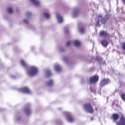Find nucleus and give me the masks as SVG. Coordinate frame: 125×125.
<instances>
[{
    "label": "nucleus",
    "instance_id": "1",
    "mask_svg": "<svg viewBox=\"0 0 125 125\" xmlns=\"http://www.w3.org/2000/svg\"><path fill=\"white\" fill-rule=\"evenodd\" d=\"M111 119L113 122L116 123L117 125H125V115H121L120 118V115L118 113H114L111 115ZM120 118V119H119ZM119 119V121L117 122Z\"/></svg>",
    "mask_w": 125,
    "mask_h": 125
},
{
    "label": "nucleus",
    "instance_id": "2",
    "mask_svg": "<svg viewBox=\"0 0 125 125\" xmlns=\"http://www.w3.org/2000/svg\"><path fill=\"white\" fill-rule=\"evenodd\" d=\"M111 16L110 15H106L104 17H102V15H99L98 16V18L96 22V26L97 27H101L102 23L103 24L105 25L107 23V21L110 19Z\"/></svg>",
    "mask_w": 125,
    "mask_h": 125
},
{
    "label": "nucleus",
    "instance_id": "3",
    "mask_svg": "<svg viewBox=\"0 0 125 125\" xmlns=\"http://www.w3.org/2000/svg\"><path fill=\"white\" fill-rule=\"evenodd\" d=\"M83 108L84 109L88 112V113H90V114H93L94 112V109H93V107H92V105L90 103H86L84 104L83 105Z\"/></svg>",
    "mask_w": 125,
    "mask_h": 125
},
{
    "label": "nucleus",
    "instance_id": "4",
    "mask_svg": "<svg viewBox=\"0 0 125 125\" xmlns=\"http://www.w3.org/2000/svg\"><path fill=\"white\" fill-rule=\"evenodd\" d=\"M99 81V76L98 75H94L89 78V82L90 83H96Z\"/></svg>",
    "mask_w": 125,
    "mask_h": 125
},
{
    "label": "nucleus",
    "instance_id": "5",
    "mask_svg": "<svg viewBox=\"0 0 125 125\" xmlns=\"http://www.w3.org/2000/svg\"><path fill=\"white\" fill-rule=\"evenodd\" d=\"M29 76H35L38 74V68L35 66H32L29 72Z\"/></svg>",
    "mask_w": 125,
    "mask_h": 125
},
{
    "label": "nucleus",
    "instance_id": "6",
    "mask_svg": "<svg viewBox=\"0 0 125 125\" xmlns=\"http://www.w3.org/2000/svg\"><path fill=\"white\" fill-rule=\"evenodd\" d=\"M108 83H110V79L104 78L102 80H101L100 83V86L101 87H102L104 86V85H106Z\"/></svg>",
    "mask_w": 125,
    "mask_h": 125
},
{
    "label": "nucleus",
    "instance_id": "7",
    "mask_svg": "<svg viewBox=\"0 0 125 125\" xmlns=\"http://www.w3.org/2000/svg\"><path fill=\"white\" fill-rule=\"evenodd\" d=\"M21 91L24 92V93H31V90H30V89L27 87H24L21 88Z\"/></svg>",
    "mask_w": 125,
    "mask_h": 125
},
{
    "label": "nucleus",
    "instance_id": "8",
    "mask_svg": "<svg viewBox=\"0 0 125 125\" xmlns=\"http://www.w3.org/2000/svg\"><path fill=\"white\" fill-rule=\"evenodd\" d=\"M101 43H102V45H103V46H104V47H106L108 46V44H109V42H108V41H107L105 40H104L102 41Z\"/></svg>",
    "mask_w": 125,
    "mask_h": 125
},
{
    "label": "nucleus",
    "instance_id": "9",
    "mask_svg": "<svg viewBox=\"0 0 125 125\" xmlns=\"http://www.w3.org/2000/svg\"><path fill=\"white\" fill-rule=\"evenodd\" d=\"M24 112L26 115L29 116V115L31 114V109H30L29 107L25 108L24 109Z\"/></svg>",
    "mask_w": 125,
    "mask_h": 125
},
{
    "label": "nucleus",
    "instance_id": "10",
    "mask_svg": "<svg viewBox=\"0 0 125 125\" xmlns=\"http://www.w3.org/2000/svg\"><path fill=\"white\" fill-rule=\"evenodd\" d=\"M67 120L69 123H72L74 121V117L71 115H68L67 117Z\"/></svg>",
    "mask_w": 125,
    "mask_h": 125
},
{
    "label": "nucleus",
    "instance_id": "11",
    "mask_svg": "<svg viewBox=\"0 0 125 125\" xmlns=\"http://www.w3.org/2000/svg\"><path fill=\"white\" fill-rule=\"evenodd\" d=\"M100 36L101 37H107L108 36V33L106 32V31H102L101 32H100Z\"/></svg>",
    "mask_w": 125,
    "mask_h": 125
},
{
    "label": "nucleus",
    "instance_id": "12",
    "mask_svg": "<svg viewBox=\"0 0 125 125\" xmlns=\"http://www.w3.org/2000/svg\"><path fill=\"white\" fill-rule=\"evenodd\" d=\"M30 1L36 6H39V5H40V1L38 0H30Z\"/></svg>",
    "mask_w": 125,
    "mask_h": 125
},
{
    "label": "nucleus",
    "instance_id": "13",
    "mask_svg": "<svg viewBox=\"0 0 125 125\" xmlns=\"http://www.w3.org/2000/svg\"><path fill=\"white\" fill-rule=\"evenodd\" d=\"M55 69L57 72H60V71H61V67L58 64L55 66Z\"/></svg>",
    "mask_w": 125,
    "mask_h": 125
},
{
    "label": "nucleus",
    "instance_id": "14",
    "mask_svg": "<svg viewBox=\"0 0 125 125\" xmlns=\"http://www.w3.org/2000/svg\"><path fill=\"white\" fill-rule=\"evenodd\" d=\"M47 86H51L53 85V81L52 80H50L46 83Z\"/></svg>",
    "mask_w": 125,
    "mask_h": 125
},
{
    "label": "nucleus",
    "instance_id": "15",
    "mask_svg": "<svg viewBox=\"0 0 125 125\" xmlns=\"http://www.w3.org/2000/svg\"><path fill=\"white\" fill-rule=\"evenodd\" d=\"M57 18L58 19V20L60 23H62V22H63V18H62V17L59 15H57Z\"/></svg>",
    "mask_w": 125,
    "mask_h": 125
},
{
    "label": "nucleus",
    "instance_id": "16",
    "mask_svg": "<svg viewBox=\"0 0 125 125\" xmlns=\"http://www.w3.org/2000/svg\"><path fill=\"white\" fill-rule=\"evenodd\" d=\"M74 45L75 46H80L81 45V42L78 40L74 41Z\"/></svg>",
    "mask_w": 125,
    "mask_h": 125
},
{
    "label": "nucleus",
    "instance_id": "17",
    "mask_svg": "<svg viewBox=\"0 0 125 125\" xmlns=\"http://www.w3.org/2000/svg\"><path fill=\"white\" fill-rule=\"evenodd\" d=\"M21 64L23 67H27V64L26 63L25 61H24V60H21Z\"/></svg>",
    "mask_w": 125,
    "mask_h": 125
},
{
    "label": "nucleus",
    "instance_id": "18",
    "mask_svg": "<svg viewBox=\"0 0 125 125\" xmlns=\"http://www.w3.org/2000/svg\"><path fill=\"white\" fill-rule=\"evenodd\" d=\"M44 17L48 19V18H49L50 17V15H49V13H43Z\"/></svg>",
    "mask_w": 125,
    "mask_h": 125
},
{
    "label": "nucleus",
    "instance_id": "19",
    "mask_svg": "<svg viewBox=\"0 0 125 125\" xmlns=\"http://www.w3.org/2000/svg\"><path fill=\"white\" fill-rule=\"evenodd\" d=\"M7 11L8 13H12V12H13V10L12 9V8L9 7L7 8Z\"/></svg>",
    "mask_w": 125,
    "mask_h": 125
},
{
    "label": "nucleus",
    "instance_id": "20",
    "mask_svg": "<svg viewBox=\"0 0 125 125\" xmlns=\"http://www.w3.org/2000/svg\"><path fill=\"white\" fill-rule=\"evenodd\" d=\"M103 61V59L101 58L100 57H97V61L98 62H102V61Z\"/></svg>",
    "mask_w": 125,
    "mask_h": 125
},
{
    "label": "nucleus",
    "instance_id": "21",
    "mask_svg": "<svg viewBox=\"0 0 125 125\" xmlns=\"http://www.w3.org/2000/svg\"><path fill=\"white\" fill-rule=\"evenodd\" d=\"M46 74L47 77H50V76H51V72H50V70H47L46 71Z\"/></svg>",
    "mask_w": 125,
    "mask_h": 125
},
{
    "label": "nucleus",
    "instance_id": "22",
    "mask_svg": "<svg viewBox=\"0 0 125 125\" xmlns=\"http://www.w3.org/2000/svg\"><path fill=\"white\" fill-rule=\"evenodd\" d=\"M121 98L124 100V101H125V93H124L121 95Z\"/></svg>",
    "mask_w": 125,
    "mask_h": 125
},
{
    "label": "nucleus",
    "instance_id": "23",
    "mask_svg": "<svg viewBox=\"0 0 125 125\" xmlns=\"http://www.w3.org/2000/svg\"><path fill=\"white\" fill-rule=\"evenodd\" d=\"M122 47L124 50H125V42H123L122 44Z\"/></svg>",
    "mask_w": 125,
    "mask_h": 125
},
{
    "label": "nucleus",
    "instance_id": "24",
    "mask_svg": "<svg viewBox=\"0 0 125 125\" xmlns=\"http://www.w3.org/2000/svg\"><path fill=\"white\" fill-rule=\"evenodd\" d=\"M81 33H83L84 32V28L83 27H81L80 29Z\"/></svg>",
    "mask_w": 125,
    "mask_h": 125
},
{
    "label": "nucleus",
    "instance_id": "25",
    "mask_svg": "<svg viewBox=\"0 0 125 125\" xmlns=\"http://www.w3.org/2000/svg\"><path fill=\"white\" fill-rule=\"evenodd\" d=\"M23 21L25 24H29V21L28 20L24 19Z\"/></svg>",
    "mask_w": 125,
    "mask_h": 125
},
{
    "label": "nucleus",
    "instance_id": "26",
    "mask_svg": "<svg viewBox=\"0 0 125 125\" xmlns=\"http://www.w3.org/2000/svg\"><path fill=\"white\" fill-rule=\"evenodd\" d=\"M70 44H71V42L68 41V42H67V43H66L67 46H69Z\"/></svg>",
    "mask_w": 125,
    "mask_h": 125
}]
</instances>
